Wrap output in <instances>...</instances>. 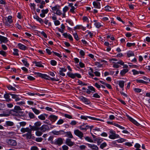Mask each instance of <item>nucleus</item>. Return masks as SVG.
Wrapping results in <instances>:
<instances>
[{
    "instance_id": "1",
    "label": "nucleus",
    "mask_w": 150,
    "mask_h": 150,
    "mask_svg": "<svg viewBox=\"0 0 150 150\" xmlns=\"http://www.w3.org/2000/svg\"><path fill=\"white\" fill-rule=\"evenodd\" d=\"M42 123L38 121L35 123L33 126L30 125L31 129L33 130H38L40 129L39 127L41 125Z\"/></svg>"
},
{
    "instance_id": "2",
    "label": "nucleus",
    "mask_w": 150,
    "mask_h": 150,
    "mask_svg": "<svg viewBox=\"0 0 150 150\" xmlns=\"http://www.w3.org/2000/svg\"><path fill=\"white\" fill-rule=\"evenodd\" d=\"M110 133L111 134L109 135V137L110 139H114L120 137L119 135L115 133V131H111L110 132Z\"/></svg>"
},
{
    "instance_id": "3",
    "label": "nucleus",
    "mask_w": 150,
    "mask_h": 150,
    "mask_svg": "<svg viewBox=\"0 0 150 150\" xmlns=\"http://www.w3.org/2000/svg\"><path fill=\"white\" fill-rule=\"evenodd\" d=\"M64 140V139H62L60 137L57 138L56 139L54 142V144L59 146H60L63 144Z\"/></svg>"
},
{
    "instance_id": "4",
    "label": "nucleus",
    "mask_w": 150,
    "mask_h": 150,
    "mask_svg": "<svg viewBox=\"0 0 150 150\" xmlns=\"http://www.w3.org/2000/svg\"><path fill=\"white\" fill-rule=\"evenodd\" d=\"M40 129L41 132H44L46 131L49 130L50 128L48 125H43L40 127Z\"/></svg>"
},
{
    "instance_id": "5",
    "label": "nucleus",
    "mask_w": 150,
    "mask_h": 150,
    "mask_svg": "<svg viewBox=\"0 0 150 150\" xmlns=\"http://www.w3.org/2000/svg\"><path fill=\"white\" fill-rule=\"evenodd\" d=\"M86 144L89 148L92 149L93 150H98L99 149V148L98 146L94 144L87 143Z\"/></svg>"
},
{
    "instance_id": "6",
    "label": "nucleus",
    "mask_w": 150,
    "mask_h": 150,
    "mask_svg": "<svg viewBox=\"0 0 150 150\" xmlns=\"http://www.w3.org/2000/svg\"><path fill=\"white\" fill-rule=\"evenodd\" d=\"M75 134L80 137V138L82 139L83 137V134L82 132L80 131L78 129H76L74 131Z\"/></svg>"
},
{
    "instance_id": "7",
    "label": "nucleus",
    "mask_w": 150,
    "mask_h": 150,
    "mask_svg": "<svg viewBox=\"0 0 150 150\" xmlns=\"http://www.w3.org/2000/svg\"><path fill=\"white\" fill-rule=\"evenodd\" d=\"M8 144L12 146H16L17 145V143L16 141L11 139H8L7 140Z\"/></svg>"
},
{
    "instance_id": "8",
    "label": "nucleus",
    "mask_w": 150,
    "mask_h": 150,
    "mask_svg": "<svg viewBox=\"0 0 150 150\" xmlns=\"http://www.w3.org/2000/svg\"><path fill=\"white\" fill-rule=\"evenodd\" d=\"M114 64L113 65V67L114 68H118L120 67V66L118 64H120L122 65H124V63L122 60H120L117 63L113 62Z\"/></svg>"
},
{
    "instance_id": "9",
    "label": "nucleus",
    "mask_w": 150,
    "mask_h": 150,
    "mask_svg": "<svg viewBox=\"0 0 150 150\" xmlns=\"http://www.w3.org/2000/svg\"><path fill=\"white\" fill-rule=\"evenodd\" d=\"M65 144L69 146H71L74 145V142L71 141L70 139L67 138L66 140Z\"/></svg>"
},
{
    "instance_id": "10",
    "label": "nucleus",
    "mask_w": 150,
    "mask_h": 150,
    "mask_svg": "<svg viewBox=\"0 0 150 150\" xmlns=\"http://www.w3.org/2000/svg\"><path fill=\"white\" fill-rule=\"evenodd\" d=\"M79 99L83 102L85 103L86 104H88L90 103L89 100L87 98L84 97L83 96H80L79 97Z\"/></svg>"
},
{
    "instance_id": "11",
    "label": "nucleus",
    "mask_w": 150,
    "mask_h": 150,
    "mask_svg": "<svg viewBox=\"0 0 150 150\" xmlns=\"http://www.w3.org/2000/svg\"><path fill=\"white\" fill-rule=\"evenodd\" d=\"M12 17L11 16H9L8 17H6L5 18V20L6 21V24L7 25L8 22L9 23H11L13 21L12 19Z\"/></svg>"
},
{
    "instance_id": "12",
    "label": "nucleus",
    "mask_w": 150,
    "mask_h": 150,
    "mask_svg": "<svg viewBox=\"0 0 150 150\" xmlns=\"http://www.w3.org/2000/svg\"><path fill=\"white\" fill-rule=\"evenodd\" d=\"M48 118L52 122H54L57 119L58 117L54 115H51Z\"/></svg>"
},
{
    "instance_id": "13",
    "label": "nucleus",
    "mask_w": 150,
    "mask_h": 150,
    "mask_svg": "<svg viewBox=\"0 0 150 150\" xmlns=\"http://www.w3.org/2000/svg\"><path fill=\"white\" fill-rule=\"evenodd\" d=\"M8 40L6 37L0 35V41L1 42H1L6 43L8 42Z\"/></svg>"
},
{
    "instance_id": "14",
    "label": "nucleus",
    "mask_w": 150,
    "mask_h": 150,
    "mask_svg": "<svg viewBox=\"0 0 150 150\" xmlns=\"http://www.w3.org/2000/svg\"><path fill=\"white\" fill-rule=\"evenodd\" d=\"M31 130H32L31 128L30 129L28 127H26V128H22L21 129V131L23 133H24L25 132H31Z\"/></svg>"
},
{
    "instance_id": "15",
    "label": "nucleus",
    "mask_w": 150,
    "mask_h": 150,
    "mask_svg": "<svg viewBox=\"0 0 150 150\" xmlns=\"http://www.w3.org/2000/svg\"><path fill=\"white\" fill-rule=\"evenodd\" d=\"M52 133L56 135H59L61 134H64V132L63 130H60L59 131H54L52 132Z\"/></svg>"
},
{
    "instance_id": "16",
    "label": "nucleus",
    "mask_w": 150,
    "mask_h": 150,
    "mask_svg": "<svg viewBox=\"0 0 150 150\" xmlns=\"http://www.w3.org/2000/svg\"><path fill=\"white\" fill-rule=\"evenodd\" d=\"M63 35L66 38H68L71 41L73 40V38L70 34H68L67 33H64L63 34Z\"/></svg>"
},
{
    "instance_id": "17",
    "label": "nucleus",
    "mask_w": 150,
    "mask_h": 150,
    "mask_svg": "<svg viewBox=\"0 0 150 150\" xmlns=\"http://www.w3.org/2000/svg\"><path fill=\"white\" fill-rule=\"evenodd\" d=\"M93 4L94 7L95 8H100V4L99 2L94 1L93 2Z\"/></svg>"
},
{
    "instance_id": "18",
    "label": "nucleus",
    "mask_w": 150,
    "mask_h": 150,
    "mask_svg": "<svg viewBox=\"0 0 150 150\" xmlns=\"http://www.w3.org/2000/svg\"><path fill=\"white\" fill-rule=\"evenodd\" d=\"M66 134L65 136L67 137L70 138H73V137L70 132H64V134Z\"/></svg>"
},
{
    "instance_id": "19",
    "label": "nucleus",
    "mask_w": 150,
    "mask_h": 150,
    "mask_svg": "<svg viewBox=\"0 0 150 150\" xmlns=\"http://www.w3.org/2000/svg\"><path fill=\"white\" fill-rule=\"evenodd\" d=\"M33 18L34 19H36L37 21H38L40 23H43V21L42 19L39 17L37 15H35L33 16Z\"/></svg>"
},
{
    "instance_id": "20",
    "label": "nucleus",
    "mask_w": 150,
    "mask_h": 150,
    "mask_svg": "<svg viewBox=\"0 0 150 150\" xmlns=\"http://www.w3.org/2000/svg\"><path fill=\"white\" fill-rule=\"evenodd\" d=\"M9 95H10V94H6L4 95V98L6 99V101L7 102H10L11 100V99L10 98Z\"/></svg>"
},
{
    "instance_id": "21",
    "label": "nucleus",
    "mask_w": 150,
    "mask_h": 150,
    "mask_svg": "<svg viewBox=\"0 0 150 150\" xmlns=\"http://www.w3.org/2000/svg\"><path fill=\"white\" fill-rule=\"evenodd\" d=\"M9 112V114H11L13 116L17 115L18 112L14 109L10 110Z\"/></svg>"
},
{
    "instance_id": "22",
    "label": "nucleus",
    "mask_w": 150,
    "mask_h": 150,
    "mask_svg": "<svg viewBox=\"0 0 150 150\" xmlns=\"http://www.w3.org/2000/svg\"><path fill=\"white\" fill-rule=\"evenodd\" d=\"M80 129L81 130H84L86 131L87 129H89L88 125H82L80 126Z\"/></svg>"
},
{
    "instance_id": "23",
    "label": "nucleus",
    "mask_w": 150,
    "mask_h": 150,
    "mask_svg": "<svg viewBox=\"0 0 150 150\" xmlns=\"http://www.w3.org/2000/svg\"><path fill=\"white\" fill-rule=\"evenodd\" d=\"M18 46L20 49L22 50H25L27 48L26 46L20 43L18 44Z\"/></svg>"
},
{
    "instance_id": "24",
    "label": "nucleus",
    "mask_w": 150,
    "mask_h": 150,
    "mask_svg": "<svg viewBox=\"0 0 150 150\" xmlns=\"http://www.w3.org/2000/svg\"><path fill=\"white\" fill-rule=\"evenodd\" d=\"M128 71L129 70L127 69H124L121 71L120 74L122 76H123L126 73L128 72Z\"/></svg>"
},
{
    "instance_id": "25",
    "label": "nucleus",
    "mask_w": 150,
    "mask_h": 150,
    "mask_svg": "<svg viewBox=\"0 0 150 150\" xmlns=\"http://www.w3.org/2000/svg\"><path fill=\"white\" fill-rule=\"evenodd\" d=\"M6 87L9 90H13L14 91H16V89L15 87H13L12 86L10 85H7Z\"/></svg>"
},
{
    "instance_id": "26",
    "label": "nucleus",
    "mask_w": 150,
    "mask_h": 150,
    "mask_svg": "<svg viewBox=\"0 0 150 150\" xmlns=\"http://www.w3.org/2000/svg\"><path fill=\"white\" fill-rule=\"evenodd\" d=\"M33 63L36 64L35 66L39 67H43L44 66L41 64L40 62L36 61L33 62Z\"/></svg>"
},
{
    "instance_id": "27",
    "label": "nucleus",
    "mask_w": 150,
    "mask_h": 150,
    "mask_svg": "<svg viewBox=\"0 0 150 150\" xmlns=\"http://www.w3.org/2000/svg\"><path fill=\"white\" fill-rule=\"evenodd\" d=\"M125 82L123 81H118V84L121 88L123 89V88L124 86ZM123 90V89H122Z\"/></svg>"
},
{
    "instance_id": "28",
    "label": "nucleus",
    "mask_w": 150,
    "mask_h": 150,
    "mask_svg": "<svg viewBox=\"0 0 150 150\" xmlns=\"http://www.w3.org/2000/svg\"><path fill=\"white\" fill-rule=\"evenodd\" d=\"M95 141H97L98 145H99L100 143L103 141L102 139L97 138L95 139Z\"/></svg>"
},
{
    "instance_id": "29",
    "label": "nucleus",
    "mask_w": 150,
    "mask_h": 150,
    "mask_svg": "<svg viewBox=\"0 0 150 150\" xmlns=\"http://www.w3.org/2000/svg\"><path fill=\"white\" fill-rule=\"evenodd\" d=\"M45 116H46L45 114H42L38 116V118L42 120H44L45 119Z\"/></svg>"
},
{
    "instance_id": "30",
    "label": "nucleus",
    "mask_w": 150,
    "mask_h": 150,
    "mask_svg": "<svg viewBox=\"0 0 150 150\" xmlns=\"http://www.w3.org/2000/svg\"><path fill=\"white\" fill-rule=\"evenodd\" d=\"M18 113L19 111L21 110H22V109L21 108V107L17 105H16L15 106L14 109Z\"/></svg>"
},
{
    "instance_id": "31",
    "label": "nucleus",
    "mask_w": 150,
    "mask_h": 150,
    "mask_svg": "<svg viewBox=\"0 0 150 150\" xmlns=\"http://www.w3.org/2000/svg\"><path fill=\"white\" fill-rule=\"evenodd\" d=\"M67 75L69 77L72 79H74L75 78V74H73L70 72H68Z\"/></svg>"
},
{
    "instance_id": "32",
    "label": "nucleus",
    "mask_w": 150,
    "mask_h": 150,
    "mask_svg": "<svg viewBox=\"0 0 150 150\" xmlns=\"http://www.w3.org/2000/svg\"><path fill=\"white\" fill-rule=\"evenodd\" d=\"M136 81L137 83H139L144 84H147V83H149L148 82L144 81V80L141 79H136Z\"/></svg>"
},
{
    "instance_id": "33",
    "label": "nucleus",
    "mask_w": 150,
    "mask_h": 150,
    "mask_svg": "<svg viewBox=\"0 0 150 150\" xmlns=\"http://www.w3.org/2000/svg\"><path fill=\"white\" fill-rule=\"evenodd\" d=\"M84 139L87 141L90 142H93V140L91 138L87 136L86 137H84Z\"/></svg>"
},
{
    "instance_id": "34",
    "label": "nucleus",
    "mask_w": 150,
    "mask_h": 150,
    "mask_svg": "<svg viewBox=\"0 0 150 150\" xmlns=\"http://www.w3.org/2000/svg\"><path fill=\"white\" fill-rule=\"evenodd\" d=\"M6 124L7 126H13L14 123L13 122L10 121H7L6 122Z\"/></svg>"
},
{
    "instance_id": "35",
    "label": "nucleus",
    "mask_w": 150,
    "mask_h": 150,
    "mask_svg": "<svg viewBox=\"0 0 150 150\" xmlns=\"http://www.w3.org/2000/svg\"><path fill=\"white\" fill-rule=\"evenodd\" d=\"M35 74L38 76L41 77L42 78L44 77L45 76H47L46 75L44 74H42L39 72H36L35 73Z\"/></svg>"
},
{
    "instance_id": "36",
    "label": "nucleus",
    "mask_w": 150,
    "mask_h": 150,
    "mask_svg": "<svg viewBox=\"0 0 150 150\" xmlns=\"http://www.w3.org/2000/svg\"><path fill=\"white\" fill-rule=\"evenodd\" d=\"M22 62L24 64L25 66L26 67H28L29 65V64L28 63L26 59H23L22 60Z\"/></svg>"
},
{
    "instance_id": "37",
    "label": "nucleus",
    "mask_w": 150,
    "mask_h": 150,
    "mask_svg": "<svg viewBox=\"0 0 150 150\" xmlns=\"http://www.w3.org/2000/svg\"><path fill=\"white\" fill-rule=\"evenodd\" d=\"M96 27L98 28H100L101 27L103 26V25L100 23L96 22L94 24Z\"/></svg>"
},
{
    "instance_id": "38",
    "label": "nucleus",
    "mask_w": 150,
    "mask_h": 150,
    "mask_svg": "<svg viewBox=\"0 0 150 150\" xmlns=\"http://www.w3.org/2000/svg\"><path fill=\"white\" fill-rule=\"evenodd\" d=\"M33 112L36 114L38 115L39 114L40 112L38 110L34 108H31Z\"/></svg>"
},
{
    "instance_id": "39",
    "label": "nucleus",
    "mask_w": 150,
    "mask_h": 150,
    "mask_svg": "<svg viewBox=\"0 0 150 150\" xmlns=\"http://www.w3.org/2000/svg\"><path fill=\"white\" fill-rule=\"evenodd\" d=\"M26 138L27 139H29L31 138L32 136L31 132H28L26 134Z\"/></svg>"
},
{
    "instance_id": "40",
    "label": "nucleus",
    "mask_w": 150,
    "mask_h": 150,
    "mask_svg": "<svg viewBox=\"0 0 150 150\" xmlns=\"http://www.w3.org/2000/svg\"><path fill=\"white\" fill-rule=\"evenodd\" d=\"M60 6L59 5H56L52 8V9L53 11H57L58 9H59Z\"/></svg>"
},
{
    "instance_id": "41",
    "label": "nucleus",
    "mask_w": 150,
    "mask_h": 150,
    "mask_svg": "<svg viewBox=\"0 0 150 150\" xmlns=\"http://www.w3.org/2000/svg\"><path fill=\"white\" fill-rule=\"evenodd\" d=\"M131 120L130 121L136 125L138 126L139 125V124L137 121L133 118H131Z\"/></svg>"
},
{
    "instance_id": "42",
    "label": "nucleus",
    "mask_w": 150,
    "mask_h": 150,
    "mask_svg": "<svg viewBox=\"0 0 150 150\" xmlns=\"http://www.w3.org/2000/svg\"><path fill=\"white\" fill-rule=\"evenodd\" d=\"M131 120L130 121L136 125L138 126L139 125V124L137 121L133 118H131Z\"/></svg>"
},
{
    "instance_id": "43",
    "label": "nucleus",
    "mask_w": 150,
    "mask_h": 150,
    "mask_svg": "<svg viewBox=\"0 0 150 150\" xmlns=\"http://www.w3.org/2000/svg\"><path fill=\"white\" fill-rule=\"evenodd\" d=\"M13 54L14 55L16 56H18L19 54L18 53V50L17 49H13Z\"/></svg>"
},
{
    "instance_id": "44",
    "label": "nucleus",
    "mask_w": 150,
    "mask_h": 150,
    "mask_svg": "<svg viewBox=\"0 0 150 150\" xmlns=\"http://www.w3.org/2000/svg\"><path fill=\"white\" fill-rule=\"evenodd\" d=\"M107 145L106 143L104 142L100 145V148L101 149H103L104 148L106 147Z\"/></svg>"
},
{
    "instance_id": "45",
    "label": "nucleus",
    "mask_w": 150,
    "mask_h": 150,
    "mask_svg": "<svg viewBox=\"0 0 150 150\" xmlns=\"http://www.w3.org/2000/svg\"><path fill=\"white\" fill-rule=\"evenodd\" d=\"M37 131L35 132L36 135L38 136H40L42 134V132H41L39 131L36 130Z\"/></svg>"
},
{
    "instance_id": "46",
    "label": "nucleus",
    "mask_w": 150,
    "mask_h": 150,
    "mask_svg": "<svg viewBox=\"0 0 150 150\" xmlns=\"http://www.w3.org/2000/svg\"><path fill=\"white\" fill-rule=\"evenodd\" d=\"M135 45L134 43H131L128 42L127 44V46L128 47H130L132 46H134Z\"/></svg>"
},
{
    "instance_id": "47",
    "label": "nucleus",
    "mask_w": 150,
    "mask_h": 150,
    "mask_svg": "<svg viewBox=\"0 0 150 150\" xmlns=\"http://www.w3.org/2000/svg\"><path fill=\"white\" fill-rule=\"evenodd\" d=\"M28 115L29 117L31 119L35 117V115L32 112H29V113L28 114Z\"/></svg>"
},
{
    "instance_id": "48",
    "label": "nucleus",
    "mask_w": 150,
    "mask_h": 150,
    "mask_svg": "<svg viewBox=\"0 0 150 150\" xmlns=\"http://www.w3.org/2000/svg\"><path fill=\"white\" fill-rule=\"evenodd\" d=\"M0 54L2 55L4 57H6V52L3 50L0 51Z\"/></svg>"
},
{
    "instance_id": "49",
    "label": "nucleus",
    "mask_w": 150,
    "mask_h": 150,
    "mask_svg": "<svg viewBox=\"0 0 150 150\" xmlns=\"http://www.w3.org/2000/svg\"><path fill=\"white\" fill-rule=\"evenodd\" d=\"M112 8L109 6H106L105 7V10L106 11H111Z\"/></svg>"
},
{
    "instance_id": "50",
    "label": "nucleus",
    "mask_w": 150,
    "mask_h": 150,
    "mask_svg": "<svg viewBox=\"0 0 150 150\" xmlns=\"http://www.w3.org/2000/svg\"><path fill=\"white\" fill-rule=\"evenodd\" d=\"M55 14L59 16H60L62 14V13L61 10L58 9L55 13Z\"/></svg>"
},
{
    "instance_id": "51",
    "label": "nucleus",
    "mask_w": 150,
    "mask_h": 150,
    "mask_svg": "<svg viewBox=\"0 0 150 150\" xmlns=\"http://www.w3.org/2000/svg\"><path fill=\"white\" fill-rule=\"evenodd\" d=\"M51 64L53 66H55L57 64V62L54 60H52L50 61Z\"/></svg>"
},
{
    "instance_id": "52",
    "label": "nucleus",
    "mask_w": 150,
    "mask_h": 150,
    "mask_svg": "<svg viewBox=\"0 0 150 150\" xmlns=\"http://www.w3.org/2000/svg\"><path fill=\"white\" fill-rule=\"evenodd\" d=\"M43 139L42 137H38L35 139V141L38 142H40L42 141Z\"/></svg>"
},
{
    "instance_id": "53",
    "label": "nucleus",
    "mask_w": 150,
    "mask_h": 150,
    "mask_svg": "<svg viewBox=\"0 0 150 150\" xmlns=\"http://www.w3.org/2000/svg\"><path fill=\"white\" fill-rule=\"evenodd\" d=\"M127 55L128 57H129L131 56H134V55L133 53L132 52H129L127 53Z\"/></svg>"
},
{
    "instance_id": "54",
    "label": "nucleus",
    "mask_w": 150,
    "mask_h": 150,
    "mask_svg": "<svg viewBox=\"0 0 150 150\" xmlns=\"http://www.w3.org/2000/svg\"><path fill=\"white\" fill-rule=\"evenodd\" d=\"M132 71L134 75L138 74H139V71L135 70V69H133L132 70Z\"/></svg>"
},
{
    "instance_id": "55",
    "label": "nucleus",
    "mask_w": 150,
    "mask_h": 150,
    "mask_svg": "<svg viewBox=\"0 0 150 150\" xmlns=\"http://www.w3.org/2000/svg\"><path fill=\"white\" fill-rule=\"evenodd\" d=\"M63 150H68L69 149V147L66 145H64L62 146Z\"/></svg>"
},
{
    "instance_id": "56",
    "label": "nucleus",
    "mask_w": 150,
    "mask_h": 150,
    "mask_svg": "<svg viewBox=\"0 0 150 150\" xmlns=\"http://www.w3.org/2000/svg\"><path fill=\"white\" fill-rule=\"evenodd\" d=\"M48 11L49 10L47 8L45 10L43 9L41 11L45 15V14L47 13Z\"/></svg>"
},
{
    "instance_id": "57",
    "label": "nucleus",
    "mask_w": 150,
    "mask_h": 150,
    "mask_svg": "<svg viewBox=\"0 0 150 150\" xmlns=\"http://www.w3.org/2000/svg\"><path fill=\"white\" fill-rule=\"evenodd\" d=\"M73 35L74 36V38L76 40H79L78 36L76 33H74Z\"/></svg>"
},
{
    "instance_id": "58",
    "label": "nucleus",
    "mask_w": 150,
    "mask_h": 150,
    "mask_svg": "<svg viewBox=\"0 0 150 150\" xmlns=\"http://www.w3.org/2000/svg\"><path fill=\"white\" fill-rule=\"evenodd\" d=\"M134 90L135 92L136 93H140L141 91V89L140 88H135Z\"/></svg>"
},
{
    "instance_id": "59",
    "label": "nucleus",
    "mask_w": 150,
    "mask_h": 150,
    "mask_svg": "<svg viewBox=\"0 0 150 150\" xmlns=\"http://www.w3.org/2000/svg\"><path fill=\"white\" fill-rule=\"evenodd\" d=\"M64 121L63 120L60 119L57 122V125H61L62 124Z\"/></svg>"
},
{
    "instance_id": "60",
    "label": "nucleus",
    "mask_w": 150,
    "mask_h": 150,
    "mask_svg": "<svg viewBox=\"0 0 150 150\" xmlns=\"http://www.w3.org/2000/svg\"><path fill=\"white\" fill-rule=\"evenodd\" d=\"M20 126L24 127L26 124V122H22L19 123Z\"/></svg>"
},
{
    "instance_id": "61",
    "label": "nucleus",
    "mask_w": 150,
    "mask_h": 150,
    "mask_svg": "<svg viewBox=\"0 0 150 150\" xmlns=\"http://www.w3.org/2000/svg\"><path fill=\"white\" fill-rule=\"evenodd\" d=\"M30 150H39V149L36 146H33L31 147Z\"/></svg>"
},
{
    "instance_id": "62",
    "label": "nucleus",
    "mask_w": 150,
    "mask_h": 150,
    "mask_svg": "<svg viewBox=\"0 0 150 150\" xmlns=\"http://www.w3.org/2000/svg\"><path fill=\"white\" fill-rule=\"evenodd\" d=\"M69 8L67 6H65L63 9V12L65 13L68 10Z\"/></svg>"
},
{
    "instance_id": "63",
    "label": "nucleus",
    "mask_w": 150,
    "mask_h": 150,
    "mask_svg": "<svg viewBox=\"0 0 150 150\" xmlns=\"http://www.w3.org/2000/svg\"><path fill=\"white\" fill-rule=\"evenodd\" d=\"M88 88L91 91H93L94 92H95V88L92 86H88Z\"/></svg>"
},
{
    "instance_id": "64",
    "label": "nucleus",
    "mask_w": 150,
    "mask_h": 150,
    "mask_svg": "<svg viewBox=\"0 0 150 150\" xmlns=\"http://www.w3.org/2000/svg\"><path fill=\"white\" fill-rule=\"evenodd\" d=\"M82 25H77L76 27H75L74 28L75 29H81Z\"/></svg>"
}]
</instances>
